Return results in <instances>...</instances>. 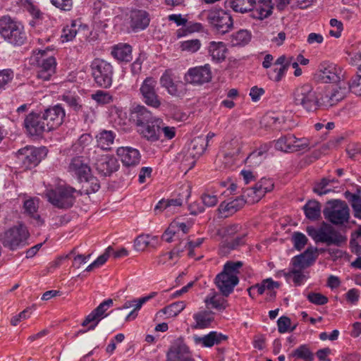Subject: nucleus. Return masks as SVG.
<instances>
[{
    "label": "nucleus",
    "instance_id": "a211bd4d",
    "mask_svg": "<svg viewBox=\"0 0 361 361\" xmlns=\"http://www.w3.org/2000/svg\"><path fill=\"white\" fill-rule=\"evenodd\" d=\"M159 82L161 86L164 88L169 94L180 97L186 92L185 85L181 81H175L171 70H166L160 77Z\"/></svg>",
    "mask_w": 361,
    "mask_h": 361
},
{
    "label": "nucleus",
    "instance_id": "603ef678",
    "mask_svg": "<svg viewBox=\"0 0 361 361\" xmlns=\"http://www.w3.org/2000/svg\"><path fill=\"white\" fill-rule=\"evenodd\" d=\"M149 235H140L134 241V248L137 251H144L150 243Z\"/></svg>",
    "mask_w": 361,
    "mask_h": 361
},
{
    "label": "nucleus",
    "instance_id": "412c9836",
    "mask_svg": "<svg viewBox=\"0 0 361 361\" xmlns=\"http://www.w3.org/2000/svg\"><path fill=\"white\" fill-rule=\"evenodd\" d=\"M68 171L80 181L88 180V177L91 174L90 167L82 156H78L71 159L68 166Z\"/></svg>",
    "mask_w": 361,
    "mask_h": 361
},
{
    "label": "nucleus",
    "instance_id": "c85d7f7f",
    "mask_svg": "<svg viewBox=\"0 0 361 361\" xmlns=\"http://www.w3.org/2000/svg\"><path fill=\"white\" fill-rule=\"evenodd\" d=\"M245 202L246 200L243 196L238 197L228 202L224 201L219 206L218 211L221 216L228 217L241 209Z\"/></svg>",
    "mask_w": 361,
    "mask_h": 361
},
{
    "label": "nucleus",
    "instance_id": "5701e85b",
    "mask_svg": "<svg viewBox=\"0 0 361 361\" xmlns=\"http://www.w3.org/2000/svg\"><path fill=\"white\" fill-rule=\"evenodd\" d=\"M349 91H350L349 84L348 87L345 85L336 87L322 96V106L328 108L337 104L346 97Z\"/></svg>",
    "mask_w": 361,
    "mask_h": 361
},
{
    "label": "nucleus",
    "instance_id": "8fccbe9b",
    "mask_svg": "<svg viewBox=\"0 0 361 361\" xmlns=\"http://www.w3.org/2000/svg\"><path fill=\"white\" fill-rule=\"evenodd\" d=\"M201 47V42L198 39L185 40L180 42V48L181 51L189 53H195Z\"/></svg>",
    "mask_w": 361,
    "mask_h": 361
},
{
    "label": "nucleus",
    "instance_id": "423d86ee",
    "mask_svg": "<svg viewBox=\"0 0 361 361\" xmlns=\"http://www.w3.org/2000/svg\"><path fill=\"white\" fill-rule=\"evenodd\" d=\"M307 233L316 243H322L328 246L341 247L346 244L347 237L331 226L319 228H308Z\"/></svg>",
    "mask_w": 361,
    "mask_h": 361
},
{
    "label": "nucleus",
    "instance_id": "338daca9",
    "mask_svg": "<svg viewBox=\"0 0 361 361\" xmlns=\"http://www.w3.org/2000/svg\"><path fill=\"white\" fill-rule=\"evenodd\" d=\"M77 31L75 29V25L74 24H72L71 26H66L63 29L61 38L63 39V41H71L75 37Z\"/></svg>",
    "mask_w": 361,
    "mask_h": 361
},
{
    "label": "nucleus",
    "instance_id": "4468645a",
    "mask_svg": "<svg viewBox=\"0 0 361 361\" xmlns=\"http://www.w3.org/2000/svg\"><path fill=\"white\" fill-rule=\"evenodd\" d=\"M17 159L25 169L35 167L46 155L44 148H37L32 146H26L20 149L17 153Z\"/></svg>",
    "mask_w": 361,
    "mask_h": 361
},
{
    "label": "nucleus",
    "instance_id": "0e129e2a",
    "mask_svg": "<svg viewBox=\"0 0 361 361\" xmlns=\"http://www.w3.org/2000/svg\"><path fill=\"white\" fill-rule=\"evenodd\" d=\"M51 4L57 8L69 11L73 8V0H51Z\"/></svg>",
    "mask_w": 361,
    "mask_h": 361
},
{
    "label": "nucleus",
    "instance_id": "f3484780",
    "mask_svg": "<svg viewBox=\"0 0 361 361\" xmlns=\"http://www.w3.org/2000/svg\"><path fill=\"white\" fill-rule=\"evenodd\" d=\"M24 127L26 133L30 137H38L45 131H50L42 116L34 112L26 116L24 120Z\"/></svg>",
    "mask_w": 361,
    "mask_h": 361
},
{
    "label": "nucleus",
    "instance_id": "7c9ffc66",
    "mask_svg": "<svg viewBox=\"0 0 361 361\" xmlns=\"http://www.w3.org/2000/svg\"><path fill=\"white\" fill-rule=\"evenodd\" d=\"M272 9V0L255 1L253 9L250 11L252 12L251 16L256 19L263 20L271 16Z\"/></svg>",
    "mask_w": 361,
    "mask_h": 361
},
{
    "label": "nucleus",
    "instance_id": "4be33fe9",
    "mask_svg": "<svg viewBox=\"0 0 361 361\" xmlns=\"http://www.w3.org/2000/svg\"><path fill=\"white\" fill-rule=\"evenodd\" d=\"M166 361H194L188 346L180 339L175 341L167 353Z\"/></svg>",
    "mask_w": 361,
    "mask_h": 361
},
{
    "label": "nucleus",
    "instance_id": "5fc2aeb1",
    "mask_svg": "<svg viewBox=\"0 0 361 361\" xmlns=\"http://www.w3.org/2000/svg\"><path fill=\"white\" fill-rule=\"evenodd\" d=\"M83 180L86 183V185L83 186V188H85L86 194L94 193L100 188L99 180L96 178L91 176V175L88 177V180Z\"/></svg>",
    "mask_w": 361,
    "mask_h": 361
},
{
    "label": "nucleus",
    "instance_id": "37998d69",
    "mask_svg": "<svg viewBox=\"0 0 361 361\" xmlns=\"http://www.w3.org/2000/svg\"><path fill=\"white\" fill-rule=\"evenodd\" d=\"M62 99L66 103L69 108L75 113H85L84 107L82 104V100L80 97L66 94L63 95Z\"/></svg>",
    "mask_w": 361,
    "mask_h": 361
},
{
    "label": "nucleus",
    "instance_id": "052dcab7",
    "mask_svg": "<svg viewBox=\"0 0 361 361\" xmlns=\"http://www.w3.org/2000/svg\"><path fill=\"white\" fill-rule=\"evenodd\" d=\"M307 298L310 302L317 305H323L328 302V298L319 293H310Z\"/></svg>",
    "mask_w": 361,
    "mask_h": 361
},
{
    "label": "nucleus",
    "instance_id": "c03bdc74",
    "mask_svg": "<svg viewBox=\"0 0 361 361\" xmlns=\"http://www.w3.org/2000/svg\"><path fill=\"white\" fill-rule=\"evenodd\" d=\"M255 0H231V7L233 11L240 13H246L253 9Z\"/></svg>",
    "mask_w": 361,
    "mask_h": 361
},
{
    "label": "nucleus",
    "instance_id": "0eeeda50",
    "mask_svg": "<svg viewBox=\"0 0 361 361\" xmlns=\"http://www.w3.org/2000/svg\"><path fill=\"white\" fill-rule=\"evenodd\" d=\"M90 69L97 86L102 88H109L111 86L114 71L111 63L102 59H94L91 62Z\"/></svg>",
    "mask_w": 361,
    "mask_h": 361
},
{
    "label": "nucleus",
    "instance_id": "6e6d98bb",
    "mask_svg": "<svg viewBox=\"0 0 361 361\" xmlns=\"http://www.w3.org/2000/svg\"><path fill=\"white\" fill-rule=\"evenodd\" d=\"M14 76L11 69L0 70V90L5 89L6 85L11 82Z\"/></svg>",
    "mask_w": 361,
    "mask_h": 361
},
{
    "label": "nucleus",
    "instance_id": "6e6552de",
    "mask_svg": "<svg viewBox=\"0 0 361 361\" xmlns=\"http://www.w3.org/2000/svg\"><path fill=\"white\" fill-rule=\"evenodd\" d=\"M32 64L35 68L37 78L42 81L49 80L56 72V59L47 56L45 50H39L32 59Z\"/></svg>",
    "mask_w": 361,
    "mask_h": 361
},
{
    "label": "nucleus",
    "instance_id": "2eb2a0df",
    "mask_svg": "<svg viewBox=\"0 0 361 361\" xmlns=\"http://www.w3.org/2000/svg\"><path fill=\"white\" fill-rule=\"evenodd\" d=\"M207 144L204 137H197L194 138L188 148L182 161L183 166L188 167V170L192 169L196 160L201 156L206 149Z\"/></svg>",
    "mask_w": 361,
    "mask_h": 361
},
{
    "label": "nucleus",
    "instance_id": "39448f33",
    "mask_svg": "<svg viewBox=\"0 0 361 361\" xmlns=\"http://www.w3.org/2000/svg\"><path fill=\"white\" fill-rule=\"evenodd\" d=\"M77 190L69 185H59L54 188L47 189L45 195L48 201L59 209L71 207L75 200Z\"/></svg>",
    "mask_w": 361,
    "mask_h": 361
},
{
    "label": "nucleus",
    "instance_id": "f257e3e1",
    "mask_svg": "<svg viewBox=\"0 0 361 361\" xmlns=\"http://www.w3.org/2000/svg\"><path fill=\"white\" fill-rule=\"evenodd\" d=\"M243 265L240 261H228L223 270L216 276L214 283L224 296H228L238 284V274Z\"/></svg>",
    "mask_w": 361,
    "mask_h": 361
},
{
    "label": "nucleus",
    "instance_id": "f704fd0d",
    "mask_svg": "<svg viewBox=\"0 0 361 361\" xmlns=\"http://www.w3.org/2000/svg\"><path fill=\"white\" fill-rule=\"evenodd\" d=\"M245 234H238L233 239H226L221 243L220 252L223 255L228 254L231 250L238 249L245 243Z\"/></svg>",
    "mask_w": 361,
    "mask_h": 361
},
{
    "label": "nucleus",
    "instance_id": "f03ea898",
    "mask_svg": "<svg viewBox=\"0 0 361 361\" xmlns=\"http://www.w3.org/2000/svg\"><path fill=\"white\" fill-rule=\"evenodd\" d=\"M0 36L13 46H21L27 41L23 25L8 16L0 18Z\"/></svg>",
    "mask_w": 361,
    "mask_h": 361
},
{
    "label": "nucleus",
    "instance_id": "dca6fc26",
    "mask_svg": "<svg viewBox=\"0 0 361 361\" xmlns=\"http://www.w3.org/2000/svg\"><path fill=\"white\" fill-rule=\"evenodd\" d=\"M211 80L212 71L209 64L190 68L184 75L185 82L193 85H202Z\"/></svg>",
    "mask_w": 361,
    "mask_h": 361
},
{
    "label": "nucleus",
    "instance_id": "774afa93",
    "mask_svg": "<svg viewBox=\"0 0 361 361\" xmlns=\"http://www.w3.org/2000/svg\"><path fill=\"white\" fill-rule=\"evenodd\" d=\"M176 224H170L168 228L161 235V239L166 242L171 243L172 241L173 235L177 233L176 231Z\"/></svg>",
    "mask_w": 361,
    "mask_h": 361
},
{
    "label": "nucleus",
    "instance_id": "4c0bfd02",
    "mask_svg": "<svg viewBox=\"0 0 361 361\" xmlns=\"http://www.w3.org/2000/svg\"><path fill=\"white\" fill-rule=\"evenodd\" d=\"M252 34L247 30H240L230 35V43L232 47H244L251 40Z\"/></svg>",
    "mask_w": 361,
    "mask_h": 361
},
{
    "label": "nucleus",
    "instance_id": "ea45409f",
    "mask_svg": "<svg viewBox=\"0 0 361 361\" xmlns=\"http://www.w3.org/2000/svg\"><path fill=\"white\" fill-rule=\"evenodd\" d=\"M295 135L293 134H288L281 137L276 141L275 148L285 152H293Z\"/></svg>",
    "mask_w": 361,
    "mask_h": 361
},
{
    "label": "nucleus",
    "instance_id": "7ed1b4c3",
    "mask_svg": "<svg viewBox=\"0 0 361 361\" xmlns=\"http://www.w3.org/2000/svg\"><path fill=\"white\" fill-rule=\"evenodd\" d=\"M293 103L308 112H313L322 105V96L313 90L311 85L306 83L297 87L293 92Z\"/></svg>",
    "mask_w": 361,
    "mask_h": 361
},
{
    "label": "nucleus",
    "instance_id": "bf43d9fd",
    "mask_svg": "<svg viewBox=\"0 0 361 361\" xmlns=\"http://www.w3.org/2000/svg\"><path fill=\"white\" fill-rule=\"evenodd\" d=\"M328 185H329V178H323L319 182L315 184L313 191L319 195H325L331 191V189L326 188Z\"/></svg>",
    "mask_w": 361,
    "mask_h": 361
},
{
    "label": "nucleus",
    "instance_id": "680f3d73",
    "mask_svg": "<svg viewBox=\"0 0 361 361\" xmlns=\"http://www.w3.org/2000/svg\"><path fill=\"white\" fill-rule=\"evenodd\" d=\"M202 203L203 205L211 207L215 206L218 202L216 195L210 194L209 192H204L201 195Z\"/></svg>",
    "mask_w": 361,
    "mask_h": 361
},
{
    "label": "nucleus",
    "instance_id": "72a5a7b5",
    "mask_svg": "<svg viewBox=\"0 0 361 361\" xmlns=\"http://www.w3.org/2000/svg\"><path fill=\"white\" fill-rule=\"evenodd\" d=\"M111 55L119 61L128 62L132 59V47L127 44H118L113 47Z\"/></svg>",
    "mask_w": 361,
    "mask_h": 361
},
{
    "label": "nucleus",
    "instance_id": "f8f14e48",
    "mask_svg": "<svg viewBox=\"0 0 361 361\" xmlns=\"http://www.w3.org/2000/svg\"><path fill=\"white\" fill-rule=\"evenodd\" d=\"M314 78L323 83H337L344 78V73L341 66L324 61L319 66Z\"/></svg>",
    "mask_w": 361,
    "mask_h": 361
},
{
    "label": "nucleus",
    "instance_id": "e433bc0d",
    "mask_svg": "<svg viewBox=\"0 0 361 361\" xmlns=\"http://www.w3.org/2000/svg\"><path fill=\"white\" fill-rule=\"evenodd\" d=\"M193 319L195 321V324L192 328L196 329L207 328L210 326L211 323L214 321L213 314L206 310L194 314Z\"/></svg>",
    "mask_w": 361,
    "mask_h": 361
},
{
    "label": "nucleus",
    "instance_id": "09e8293b",
    "mask_svg": "<svg viewBox=\"0 0 361 361\" xmlns=\"http://www.w3.org/2000/svg\"><path fill=\"white\" fill-rule=\"evenodd\" d=\"M345 197L348 198L349 201L351 202L354 216L361 219V196L346 192Z\"/></svg>",
    "mask_w": 361,
    "mask_h": 361
},
{
    "label": "nucleus",
    "instance_id": "58836bf2",
    "mask_svg": "<svg viewBox=\"0 0 361 361\" xmlns=\"http://www.w3.org/2000/svg\"><path fill=\"white\" fill-rule=\"evenodd\" d=\"M96 139L98 147L103 150H109L114 143L115 133L111 130H103L97 134Z\"/></svg>",
    "mask_w": 361,
    "mask_h": 361
},
{
    "label": "nucleus",
    "instance_id": "6ab92c4d",
    "mask_svg": "<svg viewBox=\"0 0 361 361\" xmlns=\"http://www.w3.org/2000/svg\"><path fill=\"white\" fill-rule=\"evenodd\" d=\"M114 301L112 299H107L101 302L97 307L91 312L82 322V326H87L88 324V330H94L98 325L99 322L104 317L108 316L106 313V310L112 307Z\"/></svg>",
    "mask_w": 361,
    "mask_h": 361
},
{
    "label": "nucleus",
    "instance_id": "a19ab883",
    "mask_svg": "<svg viewBox=\"0 0 361 361\" xmlns=\"http://www.w3.org/2000/svg\"><path fill=\"white\" fill-rule=\"evenodd\" d=\"M303 209L306 217L312 221H315L320 217L321 204L316 200H310L304 206Z\"/></svg>",
    "mask_w": 361,
    "mask_h": 361
},
{
    "label": "nucleus",
    "instance_id": "4d7b16f0",
    "mask_svg": "<svg viewBox=\"0 0 361 361\" xmlns=\"http://www.w3.org/2000/svg\"><path fill=\"white\" fill-rule=\"evenodd\" d=\"M161 133H163L165 139L171 140L176 135V128L173 126H166L162 121L159 128V140L161 139Z\"/></svg>",
    "mask_w": 361,
    "mask_h": 361
},
{
    "label": "nucleus",
    "instance_id": "c756f323",
    "mask_svg": "<svg viewBox=\"0 0 361 361\" xmlns=\"http://www.w3.org/2000/svg\"><path fill=\"white\" fill-rule=\"evenodd\" d=\"M207 51L212 61L221 63L225 60L228 49L223 42L211 41L208 43Z\"/></svg>",
    "mask_w": 361,
    "mask_h": 361
},
{
    "label": "nucleus",
    "instance_id": "2f4dec72",
    "mask_svg": "<svg viewBox=\"0 0 361 361\" xmlns=\"http://www.w3.org/2000/svg\"><path fill=\"white\" fill-rule=\"evenodd\" d=\"M316 252V248H307L303 253L293 258V265L295 267H299L300 269H305L310 267L317 259Z\"/></svg>",
    "mask_w": 361,
    "mask_h": 361
},
{
    "label": "nucleus",
    "instance_id": "e2e57ef3",
    "mask_svg": "<svg viewBox=\"0 0 361 361\" xmlns=\"http://www.w3.org/2000/svg\"><path fill=\"white\" fill-rule=\"evenodd\" d=\"M290 319L286 316H282L277 321L278 331L281 334L288 331L290 326Z\"/></svg>",
    "mask_w": 361,
    "mask_h": 361
},
{
    "label": "nucleus",
    "instance_id": "20e7f679",
    "mask_svg": "<svg viewBox=\"0 0 361 361\" xmlns=\"http://www.w3.org/2000/svg\"><path fill=\"white\" fill-rule=\"evenodd\" d=\"M202 20H206L211 27L219 34H226L233 27L232 17L223 9L203 11L200 14Z\"/></svg>",
    "mask_w": 361,
    "mask_h": 361
},
{
    "label": "nucleus",
    "instance_id": "864d4df0",
    "mask_svg": "<svg viewBox=\"0 0 361 361\" xmlns=\"http://www.w3.org/2000/svg\"><path fill=\"white\" fill-rule=\"evenodd\" d=\"M294 247L298 250H301L307 243V238L305 234L300 232H295L292 237Z\"/></svg>",
    "mask_w": 361,
    "mask_h": 361
},
{
    "label": "nucleus",
    "instance_id": "de8ad7c7",
    "mask_svg": "<svg viewBox=\"0 0 361 361\" xmlns=\"http://www.w3.org/2000/svg\"><path fill=\"white\" fill-rule=\"evenodd\" d=\"M185 307L184 301L175 302L161 310V312L166 314L169 317H173L177 316Z\"/></svg>",
    "mask_w": 361,
    "mask_h": 361
},
{
    "label": "nucleus",
    "instance_id": "9d476101",
    "mask_svg": "<svg viewBox=\"0 0 361 361\" xmlns=\"http://www.w3.org/2000/svg\"><path fill=\"white\" fill-rule=\"evenodd\" d=\"M324 218L334 225H343L350 218V209L345 201H329L323 211Z\"/></svg>",
    "mask_w": 361,
    "mask_h": 361
},
{
    "label": "nucleus",
    "instance_id": "b1692460",
    "mask_svg": "<svg viewBox=\"0 0 361 361\" xmlns=\"http://www.w3.org/2000/svg\"><path fill=\"white\" fill-rule=\"evenodd\" d=\"M150 17L144 10H133L130 13V25L134 32L145 30L149 25Z\"/></svg>",
    "mask_w": 361,
    "mask_h": 361
},
{
    "label": "nucleus",
    "instance_id": "13d9d810",
    "mask_svg": "<svg viewBox=\"0 0 361 361\" xmlns=\"http://www.w3.org/2000/svg\"><path fill=\"white\" fill-rule=\"evenodd\" d=\"M288 69L286 66L274 68L272 71L267 73L269 78L274 82H279L284 77Z\"/></svg>",
    "mask_w": 361,
    "mask_h": 361
},
{
    "label": "nucleus",
    "instance_id": "1a4fd4ad",
    "mask_svg": "<svg viewBox=\"0 0 361 361\" xmlns=\"http://www.w3.org/2000/svg\"><path fill=\"white\" fill-rule=\"evenodd\" d=\"M29 232L23 224L14 226L0 234V241L5 247L15 250L26 244Z\"/></svg>",
    "mask_w": 361,
    "mask_h": 361
},
{
    "label": "nucleus",
    "instance_id": "9b49d317",
    "mask_svg": "<svg viewBox=\"0 0 361 361\" xmlns=\"http://www.w3.org/2000/svg\"><path fill=\"white\" fill-rule=\"evenodd\" d=\"M100 152L97 149L93 150L92 153L89 152L88 160L99 174L104 176H110L118 170L119 167L118 161L113 156Z\"/></svg>",
    "mask_w": 361,
    "mask_h": 361
},
{
    "label": "nucleus",
    "instance_id": "ddd939ff",
    "mask_svg": "<svg viewBox=\"0 0 361 361\" xmlns=\"http://www.w3.org/2000/svg\"><path fill=\"white\" fill-rule=\"evenodd\" d=\"M157 82L152 77L146 78L140 87L142 102L148 106L159 109L161 105V98L157 93Z\"/></svg>",
    "mask_w": 361,
    "mask_h": 361
},
{
    "label": "nucleus",
    "instance_id": "bb28decb",
    "mask_svg": "<svg viewBox=\"0 0 361 361\" xmlns=\"http://www.w3.org/2000/svg\"><path fill=\"white\" fill-rule=\"evenodd\" d=\"M123 164L126 166H134L140 163V154L139 150L130 147H121L117 149Z\"/></svg>",
    "mask_w": 361,
    "mask_h": 361
},
{
    "label": "nucleus",
    "instance_id": "c9c22d12",
    "mask_svg": "<svg viewBox=\"0 0 361 361\" xmlns=\"http://www.w3.org/2000/svg\"><path fill=\"white\" fill-rule=\"evenodd\" d=\"M92 137L89 133H84L81 135L79 138L73 144V151L79 154L83 152L85 149L87 150V157H89V152L92 153V151L90 146L92 144Z\"/></svg>",
    "mask_w": 361,
    "mask_h": 361
},
{
    "label": "nucleus",
    "instance_id": "cd10ccee",
    "mask_svg": "<svg viewBox=\"0 0 361 361\" xmlns=\"http://www.w3.org/2000/svg\"><path fill=\"white\" fill-rule=\"evenodd\" d=\"M162 119L158 118L152 123L139 128V132L143 137L149 142H154L159 140V128Z\"/></svg>",
    "mask_w": 361,
    "mask_h": 361
},
{
    "label": "nucleus",
    "instance_id": "393cba45",
    "mask_svg": "<svg viewBox=\"0 0 361 361\" xmlns=\"http://www.w3.org/2000/svg\"><path fill=\"white\" fill-rule=\"evenodd\" d=\"M131 116L138 128L147 125L149 123H152V121L158 118V117L154 116L152 113L143 105H137L135 106L131 111Z\"/></svg>",
    "mask_w": 361,
    "mask_h": 361
},
{
    "label": "nucleus",
    "instance_id": "69168bd1",
    "mask_svg": "<svg viewBox=\"0 0 361 361\" xmlns=\"http://www.w3.org/2000/svg\"><path fill=\"white\" fill-rule=\"evenodd\" d=\"M349 89L354 94L361 96V75H356L350 80Z\"/></svg>",
    "mask_w": 361,
    "mask_h": 361
},
{
    "label": "nucleus",
    "instance_id": "3c124183",
    "mask_svg": "<svg viewBox=\"0 0 361 361\" xmlns=\"http://www.w3.org/2000/svg\"><path fill=\"white\" fill-rule=\"evenodd\" d=\"M91 97L99 104H107L113 101L112 96L107 92L103 90H97Z\"/></svg>",
    "mask_w": 361,
    "mask_h": 361
},
{
    "label": "nucleus",
    "instance_id": "a878e982",
    "mask_svg": "<svg viewBox=\"0 0 361 361\" xmlns=\"http://www.w3.org/2000/svg\"><path fill=\"white\" fill-rule=\"evenodd\" d=\"M227 338V336L217 331H211L203 336H193L195 343L203 348H211L214 345L220 344L222 341H226Z\"/></svg>",
    "mask_w": 361,
    "mask_h": 361
},
{
    "label": "nucleus",
    "instance_id": "79ce46f5",
    "mask_svg": "<svg viewBox=\"0 0 361 361\" xmlns=\"http://www.w3.org/2000/svg\"><path fill=\"white\" fill-rule=\"evenodd\" d=\"M267 193L261 181L259 180L254 187L247 188L244 192V195L247 196L251 202H258Z\"/></svg>",
    "mask_w": 361,
    "mask_h": 361
},
{
    "label": "nucleus",
    "instance_id": "473e14b6",
    "mask_svg": "<svg viewBox=\"0 0 361 361\" xmlns=\"http://www.w3.org/2000/svg\"><path fill=\"white\" fill-rule=\"evenodd\" d=\"M24 212L31 219L32 223L36 226H42L44 224L43 219L37 213L38 200L30 198L26 200L23 204Z\"/></svg>",
    "mask_w": 361,
    "mask_h": 361
},
{
    "label": "nucleus",
    "instance_id": "aec40b11",
    "mask_svg": "<svg viewBox=\"0 0 361 361\" xmlns=\"http://www.w3.org/2000/svg\"><path fill=\"white\" fill-rule=\"evenodd\" d=\"M49 130L59 127L63 122L66 114L63 108L57 104L47 109L42 115Z\"/></svg>",
    "mask_w": 361,
    "mask_h": 361
},
{
    "label": "nucleus",
    "instance_id": "a18cd8bd",
    "mask_svg": "<svg viewBox=\"0 0 361 361\" xmlns=\"http://www.w3.org/2000/svg\"><path fill=\"white\" fill-rule=\"evenodd\" d=\"M290 356L298 359L303 360L304 361H313L314 354L311 352L307 345H301L295 350H294Z\"/></svg>",
    "mask_w": 361,
    "mask_h": 361
},
{
    "label": "nucleus",
    "instance_id": "49530a36",
    "mask_svg": "<svg viewBox=\"0 0 361 361\" xmlns=\"http://www.w3.org/2000/svg\"><path fill=\"white\" fill-rule=\"evenodd\" d=\"M204 302L207 307H211L219 311L224 310L228 306L227 300L222 297L216 295L207 296Z\"/></svg>",
    "mask_w": 361,
    "mask_h": 361
}]
</instances>
